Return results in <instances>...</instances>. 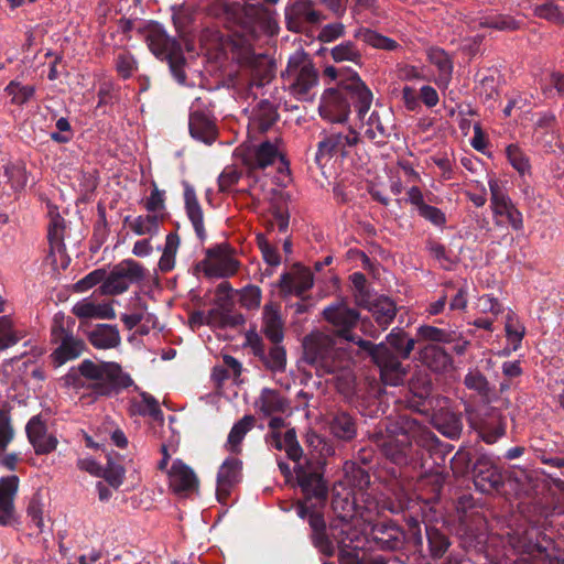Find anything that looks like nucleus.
<instances>
[{
	"label": "nucleus",
	"mask_w": 564,
	"mask_h": 564,
	"mask_svg": "<svg viewBox=\"0 0 564 564\" xmlns=\"http://www.w3.org/2000/svg\"><path fill=\"white\" fill-rule=\"evenodd\" d=\"M80 377L89 381L88 388L97 397L110 395L118 389L128 388L133 383L131 377L116 362L97 364L84 360L77 369L69 370L64 380L67 386L79 388L84 386Z\"/></svg>",
	"instance_id": "1"
},
{
	"label": "nucleus",
	"mask_w": 564,
	"mask_h": 564,
	"mask_svg": "<svg viewBox=\"0 0 564 564\" xmlns=\"http://www.w3.org/2000/svg\"><path fill=\"white\" fill-rule=\"evenodd\" d=\"M303 349L304 360L316 370L318 376L349 369L350 359L344 357L345 352L334 348V340L329 335L312 333L305 337Z\"/></svg>",
	"instance_id": "2"
},
{
	"label": "nucleus",
	"mask_w": 564,
	"mask_h": 564,
	"mask_svg": "<svg viewBox=\"0 0 564 564\" xmlns=\"http://www.w3.org/2000/svg\"><path fill=\"white\" fill-rule=\"evenodd\" d=\"M161 453L162 458L158 463V468L165 473L171 492L181 498L198 495L199 478L194 469L180 458L170 463L171 456L166 445H162Z\"/></svg>",
	"instance_id": "3"
},
{
	"label": "nucleus",
	"mask_w": 564,
	"mask_h": 564,
	"mask_svg": "<svg viewBox=\"0 0 564 564\" xmlns=\"http://www.w3.org/2000/svg\"><path fill=\"white\" fill-rule=\"evenodd\" d=\"M285 79L290 83L291 94L299 99L304 98L317 84V73L306 53L296 51L290 57Z\"/></svg>",
	"instance_id": "4"
},
{
	"label": "nucleus",
	"mask_w": 564,
	"mask_h": 564,
	"mask_svg": "<svg viewBox=\"0 0 564 564\" xmlns=\"http://www.w3.org/2000/svg\"><path fill=\"white\" fill-rule=\"evenodd\" d=\"M145 278V269L132 259H126L116 264L107 274L99 291L104 295H118L126 292L132 283Z\"/></svg>",
	"instance_id": "5"
},
{
	"label": "nucleus",
	"mask_w": 564,
	"mask_h": 564,
	"mask_svg": "<svg viewBox=\"0 0 564 564\" xmlns=\"http://www.w3.org/2000/svg\"><path fill=\"white\" fill-rule=\"evenodd\" d=\"M358 346L369 352L375 364L380 368L381 379L386 384L399 386L403 382L405 371L400 361L384 345H373L371 341L359 339Z\"/></svg>",
	"instance_id": "6"
},
{
	"label": "nucleus",
	"mask_w": 564,
	"mask_h": 564,
	"mask_svg": "<svg viewBox=\"0 0 564 564\" xmlns=\"http://www.w3.org/2000/svg\"><path fill=\"white\" fill-rule=\"evenodd\" d=\"M488 185L491 194L490 206L496 224L498 226L510 225L513 229L520 230L523 226L522 214L505 193L501 182L490 178Z\"/></svg>",
	"instance_id": "7"
},
{
	"label": "nucleus",
	"mask_w": 564,
	"mask_h": 564,
	"mask_svg": "<svg viewBox=\"0 0 564 564\" xmlns=\"http://www.w3.org/2000/svg\"><path fill=\"white\" fill-rule=\"evenodd\" d=\"M280 162L282 169H288V162L284 158L282 141L275 138L273 141H264L257 147L249 148L243 154L242 162L250 169H264L269 165Z\"/></svg>",
	"instance_id": "8"
},
{
	"label": "nucleus",
	"mask_w": 564,
	"mask_h": 564,
	"mask_svg": "<svg viewBox=\"0 0 564 564\" xmlns=\"http://www.w3.org/2000/svg\"><path fill=\"white\" fill-rule=\"evenodd\" d=\"M199 268L208 278H228L237 273L239 262L227 246H218L207 251Z\"/></svg>",
	"instance_id": "9"
},
{
	"label": "nucleus",
	"mask_w": 564,
	"mask_h": 564,
	"mask_svg": "<svg viewBox=\"0 0 564 564\" xmlns=\"http://www.w3.org/2000/svg\"><path fill=\"white\" fill-rule=\"evenodd\" d=\"M52 340L59 344L51 354L55 367H59L69 360L76 359L85 349V343L69 334L63 325L57 322H55L52 329Z\"/></svg>",
	"instance_id": "10"
},
{
	"label": "nucleus",
	"mask_w": 564,
	"mask_h": 564,
	"mask_svg": "<svg viewBox=\"0 0 564 564\" xmlns=\"http://www.w3.org/2000/svg\"><path fill=\"white\" fill-rule=\"evenodd\" d=\"M358 140V133L354 130H348L346 133L330 132L326 134L317 147L315 156L317 163L323 164L332 158L345 155L347 149L357 144Z\"/></svg>",
	"instance_id": "11"
},
{
	"label": "nucleus",
	"mask_w": 564,
	"mask_h": 564,
	"mask_svg": "<svg viewBox=\"0 0 564 564\" xmlns=\"http://www.w3.org/2000/svg\"><path fill=\"white\" fill-rule=\"evenodd\" d=\"M241 468L242 463L236 457L227 458L219 467L217 474L216 496L220 503H228V499L234 488L241 480Z\"/></svg>",
	"instance_id": "12"
},
{
	"label": "nucleus",
	"mask_w": 564,
	"mask_h": 564,
	"mask_svg": "<svg viewBox=\"0 0 564 564\" xmlns=\"http://www.w3.org/2000/svg\"><path fill=\"white\" fill-rule=\"evenodd\" d=\"M147 42L152 53L161 59H167L173 68L183 59L178 44L159 29L148 33Z\"/></svg>",
	"instance_id": "13"
},
{
	"label": "nucleus",
	"mask_w": 564,
	"mask_h": 564,
	"mask_svg": "<svg viewBox=\"0 0 564 564\" xmlns=\"http://www.w3.org/2000/svg\"><path fill=\"white\" fill-rule=\"evenodd\" d=\"M286 25L290 31L301 32L306 24L319 21L312 0H296L285 9Z\"/></svg>",
	"instance_id": "14"
},
{
	"label": "nucleus",
	"mask_w": 564,
	"mask_h": 564,
	"mask_svg": "<svg viewBox=\"0 0 564 564\" xmlns=\"http://www.w3.org/2000/svg\"><path fill=\"white\" fill-rule=\"evenodd\" d=\"M327 322L337 328L338 334L346 340L352 341L355 338L350 330L356 326L358 313L343 303L328 306L323 312Z\"/></svg>",
	"instance_id": "15"
},
{
	"label": "nucleus",
	"mask_w": 564,
	"mask_h": 564,
	"mask_svg": "<svg viewBox=\"0 0 564 564\" xmlns=\"http://www.w3.org/2000/svg\"><path fill=\"white\" fill-rule=\"evenodd\" d=\"M319 115L330 122H343L349 113V104L336 89L326 90L321 99Z\"/></svg>",
	"instance_id": "16"
},
{
	"label": "nucleus",
	"mask_w": 564,
	"mask_h": 564,
	"mask_svg": "<svg viewBox=\"0 0 564 564\" xmlns=\"http://www.w3.org/2000/svg\"><path fill=\"white\" fill-rule=\"evenodd\" d=\"M72 313L80 319H113L116 317L110 302H97L93 297L78 301L73 306Z\"/></svg>",
	"instance_id": "17"
},
{
	"label": "nucleus",
	"mask_w": 564,
	"mask_h": 564,
	"mask_svg": "<svg viewBox=\"0 0 564 564\" xmlns=\"http://www.w3.org/2000/svg\"><path fill=\"white\" fill-rule=\"evenodd\" d=\"M26 433L36 454H47L54 451L57 445V440L53 435L47 434L44 422L37 416L29 421Z\"/></svg>",
	"instance_id": "18"
},
{
	"label": "nucleus",
	"mask_w": 564,
	"mask_h": 564,
	"mask_svg": "<svg viewBox=\"0 0 564 564\" xmlns=\"http://www.w3.org/2000/svg\"><path fill=\"white\" fill-rule=\"evenodd\" d=\"M289 405L288 399L274 389H263L254 402L257 412L263 416L284 413L288 411Z\"/></svg>",
	"instance_id": "19"
},
{
	"label": "nucleus",
	"mask_w": 564,
	"mask_h": 564,
	"mask_svg": "<svg viewBox=\"0 0 564 564\" xmlns=\"http://www.w3.org/2000/svg\"><path fill=\"white\" fill-rule=\"evenodd\" d=\"M294 470L297 484L305 495L315 497L319 500L326 499L327 487L318 473L308 471L306 467L300 464L295 466Z\"/></svg>",
	"instance_id": "20"
},
{
	"label": "nucleus",
	"mask_w": 564,
	"mask_h": 564,
	"mask_svg": "<svg viewBox=\"0 0 564 564\" xmlns=\"http://www.w3.org/2000/svg\"><path fill=\"white\" fill-rule=\"evenodd\" d=\"M427 58L430 64L435 66L438 73L435 78V84L438 88L446 89L449 85L453 73L452 59L444 50L438 47L430 48L427 51Z\"/></svg>",
	"instance_id": "21"
},
{
	"label": "nucleus",
	"mask_w": 564,
	"mask_h": 564,
	"mask_svg": "<svg viewBox=\"0 0 564 564\" xmlns=\"http://www.w3.org/2000/svg\"><path fill=\"white\" fill-rule=\"evenodd\" d=\"M191 135L206 144H212L217 138L215 122L205 113L194 111L189 116Z\"/></svg>",
	"instance_id": "22"
},
{
	"label": "nucleus",
	"mask_w": 564,
	"mask_h": 564,
	"mask_svg": "<svg viewBox=\"0 0 564 564\" xmlns=\"http://www.w3.org/2000/svg\"><path fill=\"white\" fill-rule=\"evenodd\" d=\"M476 470L475 484L481 491L496 489L502 481L501 473L489 458L481 457L477 463Z\"/></svg>",
	"instance_id": "23"
},
{
	"label": "nucleus",
	"mask_w": 564,
	"mask_h": 564,
	"mask_svg": "<svg viewBox=\"0 0 564 564\" xmlns=\"http://www.w3.org/2000/svg\"><path fill=\"white\" fill-rule=\"evenodd\" d=\"M88 340L97 349H111L120 345L121 337L116 326L99 324L88 334Z\"/></svg>",
	"instance_id": "24"
},
{
	"label": "nucleus",
	"mask_w": 564,
	"mask_h": 564,
	"mask_svg": "<svg viewBox=\"0 0 564 564\" xmlns=\"http://www.w3.org/2000/svg\"><path fill=\"white\" fill-rule=\"evenodd\" d=\"M129 412L131 415L150 416L155 421H163V413L159 402L145 392H141L131 398Z\"/></svg>",
	"instance_id": "25"
},
{
	"label": "nucleus",
	"mask_w": 564,
	"mask_h": 564,
	"mask_svg": "<svg viewBox=\"0 0 564 564\" xmlns=\"http://www.w3.org/2000/svg\"><path fill=\"white\" fill-rule=\"evenodd\" d=\"M263 332L272 343H280L283 339V322L279 306L268 303L263 307Z\"/></svg>",
	"instance_id": "26"
},
{
	"label": "nucleus",
	"mask_w": 564,
	"mask_h": 564,
	"mask_svg": "<svg viewBox=\"0 0 564 564\" xmlns=\"http://www.w3.org/2000/svg\"><path fill=\"white\" fill-rule=\"evenodd\" d=\"M313 285V275L308 269L299 268L293 273L281 276V288L290 293L302 294Z\"/></svg>",
	"instance_id": "27"
},
{
	"label": "nucleus",
	"mask_w": 564,
	"mask_h": 564,
	"mask_svg": "<svg viewBox=\"0 0 564 564\" xmlns=\"http://www.w3.org/2000/svg\"><path fill=\"white\" fill-rule=\"evenodd\" d=\"M28 183L26 171L20 165H3L0 167V189L9 186L13 192H20Z\"/></svg>",
	"instance_id": "28"
},
{
	"label": "nucleus",
	"mask_w": 564,
	"mask_h": 564,
	"mask_svg": "<svg viewBox=\"0 0 564 564\" xmlns=\"http://www.w3.org/2000/svg\"><path fill=\"white\" fill-rule=\"evenodd\" d=\"M369 311L382 329H386L391 324L397 314L394 302L386 296L376 297L370 303Z\"/></svg>",
	"instance_id": "29"
},
{
	"label": "nucleus",
	"mask_w": 564,
	"mask_h": 564,
	"mask_svg": "<svg viewBox=\"0 0 564 564\" xmlns=\"http://www.w3.org/2000/svg\"><path fill=\"white\" fill-rule=\"evenodd\" d=\"M421 359L434 371H445L452 366L451 356L434 344H429L422 349Z\"/></svg>",
	"instance_id": "30"
},
{
	"label": "nucleus",
	"mask_w": 564,
	"mask_h": 564,
	"mask_svg": "<svg viewBox=\"0 0 564 564\" xmlns=\"http://www.w3.org/2000/svg\"><path fill=\"white\" fill-rule=\"evenodd\" d=\"M254 425V417L252 415H245L239 420L230 430L225 447L232 454H238L241 451V442L246 434L252 430Z\"/></svg>",
	"instance_id": "31"
},
{
	"label": "nucleus",
	"mask_w": 564,
	"mask_h": 564,
	"mask_svg": "<svg viewBox=\"0 0 564 564\" xmlns=\"http://www.w3.org/2000/svg\"><path fill=\"white\" fill-rule=\"evenodd\" d=\"M185 208L197 236L203 239L205 237L204 214L196 195L192 191L185 193Z\"/></svg>",
	"instance_id": "32"
},
{
	"label": "nucleus",
	"mask_w": 564,
	"mask_h": 564,
	"mask_svg": "<svg viewBox=\"0 0 564 564\" xmlns=\"http://www.w3.org/2000/svg\"><path fill=\"white\" fill-rule=\"evenodd\" d=\"M4 93L10 98V104L22 107L26 105L35 95V87L23 85L18 80H11L4 88Z\"/></svg>",
	"instance_id": "33"
},
{
	"label": "nucleus",
	"mask_w": 564,
	"mask_h": 564,
	"mask_svg": "<svg viewBox=\"0 0 564 564\" xmlns=\"http://www.w3.org/2000/svg\"><path fill=\"white\" fill-rule=\"evenodd\" d=\"M163 215L148 214L144 216H138L129 223L130 229L139 236H154L159 231V225L162 223Z\"/></svg>",
	"instance_id": "34"
},
{
	"label": "nucleus",
	"mask_w": 564,
	"mask_h": 564,
	"mask_svg": "<svg viewBox=\"0 0 564 564\" xmlns=\"http://www.w3.org/2000/svg\"><path fill=\"white\" fill-rule=\"evenodd\" d=\"M505 332L508 341L512 345V349L517 350L525 335V327L512 311H509L506 316Z\"/></svg>",
	"instance_id": "35"
},
{
	"label": "nucleus",
	"mask_w": 564,
	"mask_h": 564,
	"mask_svg": "<svg viewBox=\"0 0 564 564\" xmlns=\"http://www.w3.org/2000/svg\"><path fill=\"white\" fill-rule=\"evenodd\" d=\"M276 118L278 113L274 107L268 101H262L253 113L251 127L260 131H265L275 122Z\"/></svg>",
	"instance_id": "36"
},
{
	"label": "nucleus",
	"mask_w": 564,
	"mask_h": 564,
	"mask_svg": "<svg viewBox=\"0 0 564 564\" xmlns=\"http://www.w3.org/2000/svg\"><path fill=\"white\" fill-rule=\"evenodd\" d=\"M355 37L375 48L392 51L398 46V43L394 40L383 36L370 29L358 30L355 33Z\"/></svg>",
	"instance_id": "37"
},
{
	"label": "nucleus",
	"mask_w": 564,
	"mask_h": 564,
	"mask_svg": "<svg viewBox=\"0 0 564 564\" xmlns=\"http://www.w3.org/2000/svg\"><path fill=\"white\" fill-rule=\"evenodd\" d=\"M533 14L554 24H564V9L552 0L536 4Z\"/></svg>",
	"instance_id": "38"
},
{
	"label": "nucleus",
	"mask_w": 564,
	"mask_h": 564,
	"mask_svg": "<svg viewBox=\"0 0 564 564\" xmlns=\"http://www.w3.org/2000/svg\"><path fill=\"white\" fill-rule=\"evenodd\" d=\"M19 488V478L8 476L0 479V510L13 509V500Z\"/></svg>",
	"instance_id": "39"
},
{
	"label": "nucleus",
	"mask_w": 564,
	"mask_h": 564,
	"mask_svg": "<svg viewBox=\"0 0 564 564\" xmlns=\"http://www.w3.org/2000/svg\"><path fill=\"white\" fill-rule=\"evenodd\" d=\"M505 429L506 426L501 417L498 414H492L490 422L481 425L479 434L486 443L492 444L505 434Z\"/></svg>",
	"instance_id": "40"
},
{
	"label": "nucleus",
	"mask_w": 564,
	"mask_h": 564,
	"mask_svg": "<svg viewBox=\"0 0 564 564\" xmlns=\"http://www.w3.org/2000/svg\"><path fill=\"white\" fill-rule=\"evenodd\" d=\"M332 433L343 440H350L356 434L351 417L345 413L337 415L330 424Z\"/></svg>",
	"instance_id": "41"
},
{
	"label": "nucleus",
	"mask_w": 564,
	"mask_h": 564,
	"mask_svg": "<svg viewBox=\"0 0 564 564\" xmlns=\"http://www.w3.org/2000/svg\"><path fill=\"white\" fill-rule=\"evenodd\" d=\"M332 57L335 62L360 63L361 54L351 42H345L332 48Z\"/></svg>",
	"instance_id": "42"
},
{
	"label": "nucleus",
	"mask_w": 564,
	"mask_h": 564,
	"mask_svg": "<svg viewBox=\"0 0 564 564\" xmlns=\"http://www.w3.org/2000/svg\"><path fill=\"white\" fill-rule=\"evenodd\" d=\"M388 344L403 358H408L414 348V340L402 332H392L387 337Z\"/></svg>",
	"instance_id": "43"
},
{
	"label": "nucleus",
	"mask_w": 564,
	"mask_h": 564,
	"mask_svg": "<svg viewBox=\"0 0 564 564\" xmlns=\"http://www.w3.org/2000/svg\"><path fill=\"white\" fill-rule=\"evenodd\" d=\"M18 341V336L13 328V322L10 316L0 317V350H3Z\"/></svg>",
	"instance_id": "44"
},
{
	"label": "nucleus",
	"mask_w": 564,
	"mask_h": 564,
	"mask_svg": "<svg viewBox=\"0 0 564 564\" xmlns=\"http://www.w3.org/2000/svg\"><path fill=\"white\" fill-rule=\"evenodd\" d=\"M283 443H284V445H282L280 440H276V444H275L276 448L285 449L290 459H292L294 462H299L302 456V448L299 445V443L296 442L294 431L290 430V431L285 432L284 437H283Z\"/></svg>",
	"instance_id": "45"
},
{
	"label": "nucleus",
	"mask_w": 564,
	"mask_h": 564,
	"mask_svg": "<svg viewBox=\"0 0 564 564\" xmlns=\"http://www.w3.org/2000/svg\"><path fill=\"white\" fill-rule=\"evenodd\" d=\"M481 26L496 29L499 31H516L520 29L521 23L510 15H498L486 19L480 22Z\"/></svg>",
	"instance_id": "46"
},
{
	"label": "nucleus",
	"mask_w": 564,
	"mask_h": 564,
	"mask_svg": "<svg viewBox=\"0 0 564 564\" xmlns=\"http://www.w3.org/2000/svg\"><path fill=\"white\" fill-rule=\"evenodd\" d=\"M427 539L433 557H441L449 546L447 538L435 529H427Z\"/></svg>",
	"instance_id": "47"
},
{
	"label": "nucleus",
	"mask_w": 564,
	"mask_h": 564,
	"mask_svg": "<svg viewBox=\"0 0 564 564\" xmlns=\"http://www.w3.org/2000/svg\"><path fill=\"white\" fill-rule=\"evenodd\" d=\"M240 305L247 310H254L261 303V290L256 285H247L239 292Z\"/></svg>",
	"instance_id": "48"
},
{
	"label": "nucleus",
	"mask_w": 564,
	"mask_h": 564,
	"mask_svg": "<svg viewBox=\"0 0 564 564\" xmlns=\"http://www.w3.org/2000/svg\"><path fill=\"white\" fill-rule=\"evenodd\" d=\"M26 514L35 528L42 532L44 529V503L40 497H33L28 506Z\"/></svg>",
	"instance_id": "49"
},
{
	"label": "nucleus",
	"mask_w": 564,
	"mask_h": 564,
	"mask_svg": "<svg viewBox=\"0 0 564 564\" xmlns=\"http://www.w3.org/2000/svg\"><path fill=\"white\" fill-rule=\"evenodd\" d=\"M510 164L521 174L530 170V164L527 155L517 145H509L506 150Z\"/></svg>",
	"instance_id": "50"
},
{
	"label": "nucleus",
	"mask_w": 564,
	"mask_h": 564,
	"mask_svg": "<svg viewBox=\"0 0 564 564\" xmlns=\"http://www.w3.org/2000/svg\"><path fill=\"white\" fill-rule=\"evenodd\" d=\"M464 383L468 389L476 391L480 395L486 397L489 392L486 377L477 370L469 371L464 379Z\"/></svg>",
	"instance_id": "51"
},
{
	"label": "nucleus",
	"mask_w": 564,
	"mask_h": 564,
	"mask_svg": "<svg viewBox=\"0 0 564 564\" xmlns=\"http://www.w3.org/2000/svg\"><path fill=\"white\" fill-rule=\"evenodd\" d=\"M543 91L549 96L564 95V74L552 72L544 79Z\"/></svg>",
	"instance_id": "52"
},
{
	"label": "nucleus",
	"mask_w": 564,
	"mask_h": 564,
	"mask_svg": "<svg viewBox=\"0 0 564 564\" xmlns=\"http://www.w3.org/2000/svg\"><path fill=\"white\" fill-rule=\"evenodd\" d=\"M417 334L421 339L434 343H449L452 340L449 333L434 326H421Z\"/></svg>",
	"instance_id": "53"
},
{
	"label": "nucleus",
	"mask_w": 564,
	"mask_h": 564,
	"mask_svg": "<svg viewBox=\"0 0 564 564\" xmlns=\"http://www.w3.org/2000/svg\"><path fill=\"white\" fill-rule=\"evenodd\" d=\"M164 192L154 187L150 196L144 202V207L150 214L163 215L165 218Z\"/></svg>",
	"instance_id": "54"
},
{
	"label": "nucleus",
	"mask_w": 564,
	"mask_h": 564,
	"mask_svg": "<svg viewBox=\"0 0 564 564\" xmlns=\"http://www.w3.org/2000/svg\"><path fill=\"white\" fill-rule=\"evenodd\" d=\"M105 280H106V270L97 269V270H94L90 273H88L82 280H79L75 284V289L78 292H86L99 283L102 284Z\"/></svg>",
	"instance_id": "55"
},
{
	"label": "nucleus",
	"mask_w": 564,
	"mask_h": 564,
	"mask_svg": "<svg viewBox=\"0 0 564 564\" xmlns=\"http://www.w3.org/2000/svg\"><path fill=\"white\" fill-rule=\"evenodd\" d=\"M64 238V219L56 216L52 219L48 227V240L51 246L61 250L63 248Z\"/></svg>",
	"instance_id": "56"
},
{
	"label": "nucleus",
	"mask_w": 564,
	"mask_h": 564,
	"mask_svg": "<svg viewBox=\"0 0 564 564\" xmlns=\"http://www.w3.org/2000/svg\"><path fill=\"white\" fill-rule=\"evenodd\" d=\"M101 476L115 488H118L124 478V468L121 465L109 462L102 469Z\"/></svg>",
	"instance_id": "57"
},
{
	"label": "nucleus",
	"mask_w": 564,
	"mask_h": 564,
	"mask_svg": "<svg viewBox=\"0 0 564 564\" xmlns=\"http://www.w3.org/2000/svg\"><path fill=\"white\" fill-rule=\"evenodd\" d=\"M477 308L480 313H490L494 316H498L502 312V306L499 301L489 294H485L478 299Z\"/></svg>",
	"instance_id": "58"
},
{
	"label": "nucleus",
	"mask_w": 564,
	"mask_h": 564,
	"mask_svg": "<svg viewBox=\"0 0 564 564\" xmlns=\"http://www.w3.org/2000/svg\"><path fill=\"white\" fill-rule=\"evenodd\" d=\"M241 173L234 165H229L219 176V187L221 191H231L240 180Z\"/></svg>",
	"instance_id": "59"
},
{
	"label": "nucleus",
	"mask_w": 564,
	"mask_h": 564,
	"mask_svg": "<svg viewBox=\"0 0 564 564\" xmlns=\"http://www.w3.org/2000/svg\"><path fill=\"white\" fill-rule=\"evenodd\" d=\"M260 63L263 67L261 69H257L253 73L252 78V85L256 86H263L273 77V65L270 63V61L268 58H262Z\"/></svg>",
	"instance_id": "60"
},
{
	"label": "nucleus",
	"mask_w": 564,
	"mask_h": 564,
	"mask_svg": "<svg viewBox=\"0 0 564 564\" xmlns=\"http://www.w3.org/2000/svg\"><path fill=\"white\" fill-rule=\"evenodd\" d=\"M419 214L435 226H443L446 223L444 213L440 208L427 204L422 206Z\"/></svg>",
	"instance_id": "61"
},
{
	"label": "nucleus",
	"mask_w": 564,
	"mask_h": 564,
	"mask_svg": "<svg viewBox=\"0 0 564 564\" xmlns=\"http://www.w3.org/2000/svg\"><path fill=\"white\" fill-rule=\"evenodd\" d=\"M13 438V430L9 422V416L0 412V452L4 451Z\"/></svg>",
	"instance_id": "62"
},
{
	"label": "nucleus",
	"mask_w": 564,
	"mask_h": 564,
	"mask_svg": "<svg viewBox=\"0 0 564 564\" xmlns=\"http://www.w3.org/2000/svg\"><path fill=\"white\" fill-rule=\"evenodd\" d=\"M258 245L262 252L263 259L270 265L280 264V256L275 248L270 246L263 237H258Z\"/></svg>",
	"instance_id": "63"
},
{
	"label": "nucleus",
	"mask_w": 564,
	"mask_h": 564,
	"mask_svg": "<svg viewBox=\"0 0 564 564\" xmlns=\"http://www.w3.org/2000/svg\"><path fill=\"white\" fill-rule=\"evenodd\" d=\"M550 491L556 500L554 510L558 513L564 512V481L561 479L553 480Z\"/></svg>",
	"instance_id": "64"
}]
</instances>
